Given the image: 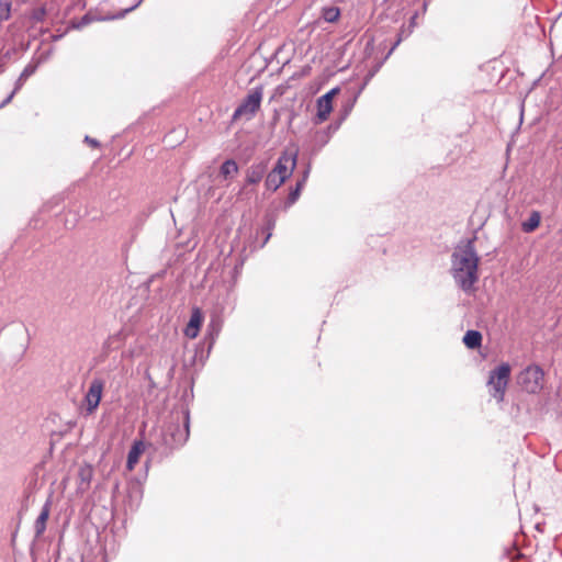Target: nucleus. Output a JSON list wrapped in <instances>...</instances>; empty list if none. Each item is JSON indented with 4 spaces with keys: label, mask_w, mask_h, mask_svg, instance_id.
<instances>
[{
    "label": "nucleus",
    "mask_w": 562,
    "mask_h": 562,
    "mask_svg": "<svg viewBox=\"0 0 562 562\" xmlns=\"http://www.w3.org/2000/svg\"><path fill=\"white\" fill-rule=\"evenodd\" d=\"M479 261L474 239L462 240L451 254V276L465 293L472 292L479 281Z\"/></svg>",
    "instance_id": "obj_1"
},
{
    "label": "nucleus",
    "mask_w": 562,
    "mask_h": 562,
    "mask_svg": "<svg viewBox=\"0 0 562 562\" xmlns=\"http://www.w3.org/2000/svg\"><path fill=\"white\" fill-rule=\"evenodd\" d=\"M189 412H186L183 424L171 422L160 431L159 445L166 450L182 447L189 439Z\"/></svg>",
    "instance_id": "obj_2"
},
{
    "label": "nucleus",
    "mask_w": 562,
    "mask_h": 562,
    "mask_svg": "<svg viewBox=\"0 0 562 562\" xmlns=\"http://www.w3.org/2000/svg\"><path fill=\"white\" fill-rule=\"evenodd\" d=\"M263 88L261 86L251 89L247 97L235 109L233 113V121L240 119H245L246 121L251 120L260 109Z\"/></svg>",
    "instance_id": "obj_3"
},
{
    "label": "nucleus",
    "mask_w": 562,
    "mask_h": 562,
    "mask_svg": "<svg viewBox=\"0 0 562 562\" xmlns=\"http://www.w3.org/2000/svg\"><path fill=\"white\" fill-rule=\"evenodd\" d=\"M510 376V367L508 363H502L495 370L491 371L488 385L492 396L498 402L504 400L505 390Z\"/></svg>",
    "instance_id": "obj_4"
},
{
    "label": "nucleus",
    "mask_w": 562,
    "mask_h": 562,
    "mask_svg": "<svg viewBox=\"0 0 562 562\" xmlns=\"http://www.w3.org/2000/svg\"><path fill=\"white\" fill-rule=\"evenodd\" d=\"M544 373L539 366H529L518 375V383L530 393H539L543 387Z\"/></svg>",
    "instance_id": "obj_5"
},
{
    "label": "nucleus",
    "mask_w": 562,
    "mask_h": 562,
    "mask_svg": "<svg viewBox=\"0 0 562 562\" xmlns=\"http://www.w3.org/2000/svg\"><path fill=\"white\" fill-rule=\"evenodd\" d=\"M104 389V381L101 379H93L90 382L89 389L85 395L86 411L88 414H92L99 406L102 398Z\"/></svg>",
    "instance_id": "obj_6"
},
{
    "label": "nucleus",
    "mask_w": 562,
    "mask_h": 562,
    "mask_svg": "<svg viewBox=\"0 0 562 562\" xmlns=\"http://www.w3.org/2000/svg\"><path fill=\"white\" fill-rule=\"evenodd\" d=\"M296 161H297V153L296 151L290 153L289 150H284L279 156L277 164H276L274 168L272 169V171H274L276 173H278L282 177L284 176L285 179H289L292 176V173L296 167Z\"/></svg>",
    "instance_id": "obj_7"
},
{
    "label": "nucleus",
    "mask_w": 562,
    "mask_h": 562,
    "mask_svg": "<svg viewBox=\"0 0 562 562\" xmlns=\"http://www.w3.org/2000/svg\"><path fill=\"white\" fill-rule=\"evenodd\" d=\"M268 171V160L254 162L246 171V182L248 184L259 183Z\"/></svg>",
    "instance_id": "obj_8"
},
{
    "label": "nucleus",
    "mask_w": 562,
    "mask_h": 562,
    "mask_svg": "<svg viewBox=\"0 0 562 562\" xmlns=\"http://www.w3.org/2000/svg\"><path fill=\"white\" fill-rule=\"evenodd\" d=\"M93 479V468L90 464H82L78 470L77 491L81 494L86 493Z\"/></svg>",
    "instance_id": "obj_9"
},
{
    "label": "nucleus",
    "mask_w": 562,
    "mask_h": 562,
    "mask_svg": "<svg viewBox=\"0 0 562 562\" xmlns=\"http://www.w3.org/2000/svg\"><path fill=\"white\" fill-rule=\"evenodd\" d=\"M203 322L201 310L195 307L192 310L190 321L184 329V335L189 338H195L199 334L200 327Z\"/></svg>",
    "instance_id": "obj_10"
},
{
    "label": "nucleus",
    "mask_w": 562,
    "mask_h": 562,
    "mask_svg": "<svg viewBox=\"0 0 562 562\" xmlns=\"http://www.w3.org/2000/svg\"><path fill=\"white\" fill-rule=\"evenodd\" d=\"M49 513H50V502L47 501L44 504V506L42 507V510L34 524V530H35L36 537H41L44 533V531L46 529V521L49 517Z\"/></svg>",
    "instance_id": "obj_11"
},
{
    "label": "nucleus",
    "mask_w": 562,
    "mask_h": 562,
    "mask_svg": "<svg viewBox=\"0 0 562 562\" xmlns=\"http://www.w3.org/2000/svg\"><path fill=\"white\" fill-rule=\"evenodd\" d=\"M144 450L145 445L143 441H134L127 454L126 468L128 471L134 470L136 463L138 462L139 456L144 452Z\"/></svg>",
    "instance_id": "obj_12"
},
{
    "label": "nucleus",
    "mask_w": 562,
    "mask_h": 562,
    "mask_svg": "<svg viewBox=\"0 0 562 562\" xmlns=\"http://www.w3.org/2000/svg\"><path fill=\"white\" fill-rule=\"evenodd\" d=\"M316 105H317V113H316V117H315V123L319 124L328 119L330 112L333 111V104L330 102H327V101L318 98Z\"/></svg>",
    "instance_id": "obj_13"
},
{
    "label": "nucleus",
    "mask_w": 562,
    "mask_h": 562,
    "mask_svg": "<svg viewBox=\"0 0 562 562\" xmlns=\"http://www.w3.org/2000/svg\"><path fill=\"white\" fill-rule=\"evenodd\" d=\"M286 181V179L284 178V176H280L278 173H276L274 171H270L267 173L266 176V181H265V186H266V189L269 190V191H277L284 182Z\"/></svg>",
    "instance_id": "obj_14"
},
{
    "label": "nucleus",
    "mask_w": 562,
    "mask_h": 562,
    "mask_svg": "<svg viewBox=\"0 0 562 562\" xmlns=\"http://www.w3.org/2000/svg\"><path fill=\"white\" fill-rule=\"evenodd\" d=\"M541 214L538 211H532L528 220L521 223V229L525 233H531L540 225Z\"/></svg>",
    "instance_id": "obj_15"
},
{
    "label": "nucleus",
    "mask_w": 562,
    "mask_h": 562,
    "mask_svg": "<svg viewBox=\"0 0 562 562\" xmlns=\"http://www.w3.org/2000/svg\"><path fill=\"white\" fill-rule=\"evenodd\" d=\"M464 345L470 349H475L481 346L482 334L477 330H468L463 337Z\"/></svg>",
    "instance_id": "obj_16"
},
{
    "label": "nucleus",
    "mask_w": 562,
    "mask_h": 562,
    "mask_svg": "<svg viewBox=\"0 0 562 562\" xmlns=\"http://www.w3.org/2000/svg\"><path fill=\"white\" fill-rule=\"evenodd\" d=\"M37 69V65L36 64H29L24 69L23 71L20 74L19 78L16 79L15 83H14V89L15 91H19L24 82L27 80L29 77H31Z\"/></svg>",
    "instance_id": "obj_17"
},
{
    "label": "nucleus",
    "mask_w": 562,
    "mask_h": 562,
    "mask_svg": "<svg viewBox=\"0 0 562 562\" xmlns=\"http://www.w3.org/2000/svg\"><path fill=\"white\" fill-rule=\"evenodd\" d=\"M220 172L225 178L234 176L238 172V165L234 159H227L222 164Z\"/></svg>",
    "instance_id": "obj_18"
},
{
    "label": "nucleus",
    "mask_w": 562,
    "mask_h": 562,
    "mask_svg": "<svg viewBox=\"0 0 562 562\" xmlns=\"http://www.w3.org/2000/svg\"><path fill=\"white\" fill-rule=\"evenodd\" d=\"M340 16V10L337 7H325L322 10V18L329 23L338 21Z\"/></svg>",
    "instance_id": "obj_19"
},
{
    "label": "nucleus",
    "mask_w": 562,
    "mask_h": 562,
    "mask_svg": "<svg viewBox=\"0 0 562 562\" xmlns=\"http://www.w3.org/2000/svg\"><path fill=\"white\" fill-rule=\"evenodd\" d=\"M329 139H330V132H328V131L323 130V131H318L315 133L314 140L321 147L326 145Z\"/></svg>",
    "instance_id": "obj_20"
},
{
    "label": "nucleus",
    "mask_w": 562,
    "mask_h": 562,
    "mask_svg": "<svg viewBox=\"0 0 562 562\" xmlns=\"http://www.w3.org/2000/svg\"><path fill=\"white\" fill-rule=\"evenodd\" d=\"M11 3L8 0H0V21H5L10 18Z\"/></svg>",
    "instance_id": "obj_21"
},
{
    "label": "nucleus",
    "mask_w": 562,
    "mask_h": 562,
    "mask_svg": "<svg viewBox=\"0 0 562 562\" xmlns=\"http://www.w3.org/2000/svg\"><path fill=\"white\" fill-rule=\"evenodd\" d=\"M406 33H407V27L403 26L400 31V34H398V37L397 40L395 41V43L393 44V46L391 47V49L389 50L387 53V56L389 57L393 52L394 49L400 45V43L405 38L407 37L406 36Z\"/></svg>",
    "instance_id": "obj_22"
},
{
    "label": "nucleus",
    "mask_w": 562,
    "mask_h": 562,
    "mask_svg": "<svg viewBox=\"0 0 562 562\" xmlns=\"http://www.w3.org/2000/svg\"><path fill=\"white\" fill-rule=\"evenodd\" d=\"M142 1L143 0H138L135 4L131 5L130 8L124 9L120 13L111 16V19H122V18H124L128 12L133 11L134 9H136L140 4ZM105 20H110V18H106Z\"/></svg>",
    "instance_id": "obj_23"
},
{
    "label": "nucleus",
    "mask_w": 562,
    "mask_h": 562,
    "mask_svg": "<svg viewBox=\"0 0 562 562\" xmlns=\"http://www.w3.org/2000/svg\"><path fill=\"white\" fill-rule=\"evenodd\" d=\"M301 192L297 189H292L288 195L285 206H291L300 198Z\"/></svg>",
    "instance_id": "obj_24"
},
{
    "label": "nucleus",
    "mask_w": 562,
    "mask_h": 562,
    "mask_svg": "<svg viewBox=\"0 0 562 562\" xmlns=\"http://www.w3.org/2000/svg\"><path fill=\"white\" fill-rule=\"evenodd\" d=\"M339 92V88H333L328 92H326L324 95L319 97L321 99L330 102L333 104L334 97Z\"/></svg>",
    "instance_id": "obj_25"
},
{
    "label": "nucleus",
    "mask_w": 562,
    "mask_h": 562,
    "mask_svg": "<svg viewBox=\"0 0 562 562\" xmlns=\"http://www.w3.org/2000/svg\"><path fill=\"white\" fill-rule=\"evenodd\" d=\"M416 19H417V13H415L412 18H411V22H409V25L407 26V33H406V36H409L414 30V27L416 26Z\"/></svg>",
    "instance_id": "obj_26"
},
{
    "label": "nucleus",
    "mask_w": 562,
    "mask_h": 562,
    "mask_svg": "<svg viewBox=\"0 0 562 562\" xmlns=\"http://www.w3.org/2000/svg\"><path fill=\"white\" fill-rule=\"evenodd\" d=\"M18 91H15V89H13V91L0 103V109L5 106L7 104H9L13 97L15 95Z\"/></svg>",
    "instance_id": "obj_27"
},
{
    "label": "nucleus",
    "mask_w": 562,
    "mask_h": 562,
    "mask_svg": "<svg viewBox=\"0 0 562 562\" xmlns=\"http://www.w3.org/2000/svg\"><path fill=\"white\" fill-rule=\"evenodd\" d=\"M85 142L95 148H98L100 146V143L95 138H91L90 136H86Z\"/></svg>",
    "instance_id": "obj_28"
},
{
    "label": "nucleus",
    "mask_w": 562,
    "mask_h": 562,
    "mask_svg": "<svg viewBox=\"0 0 562 562\" xmlns=\"http://www.w3.org/2000/svg\"><path fill=\"white\" fill-rule=\"evenodd\" d=\"M92 21V19L90 18V15H85L81 21L78 23L77 27H82L87 24H89L90 22Z\"/></svg>",
    "instance_id": "obj_29"
},
{
    "label": "nucleus",
    "mask_w": 562,
    "mask_h": 562,
    "mask_svg": "<svg viewBox=\"0 0 562 562\" xmlns=\"http://www.w3.org/2000/svg\"><path fill=\"white\" fill-rule=\"evenodd\" d=\"M305 179H300L296 184H295V188L294 189H297V191H302L303 187L305 186Z\"/></svg>",
    "instance_id": "obj_30"
},
{
    "label": "nucleus",
    "mask_w": 562,
    "mask_h": 562,
    "mask_svg": "<svg viewBox=\"0 0 562 562\" xmlns=\"http://www.w3.org/2000/svg\"><path fill=\"white\" fill-rule=\"evenodd\" d=\"M305 179H300L296 184H295V188L294 189H297V191H302L303 187L305 186Z\"/></svg>",
    "instance_id": "obj_31"
},
{
    "label": "nucleus",
    "mask_w": 562,
    "mask_h": 562,
    "mask_svg": "<svg viewBox=\"0 0 562 562\" xmlns=\"http://www.w3.org/2000/svg\"><path fill=\"white\" fill-rule=\"evenodd\" d=\"M339 124L337 125H329L325 131L330 132V136L338 130Z\"/></svg>",
    "instance_id": "obj_32"
},
{
    "label": "nucleus",
    "mask_w": 562,
    "mask_h": 562,
    "mask_svg": "<svg viewBox=\"0 0 562 562\" xmlns=\"http://www.w3.org/2000/svg\"><path fill=\"white\" fill-rule=\"evenodd\" d=\"M44 14H45V10H44V9H41L38 12H36V13L34 14V19H36V20H38V21H40V20H42V18H43V15H44Z\"/></svg>",
    "instance_id": "obj_33"
},
{
    "label": "nucleus",
    "mask_w": 562,
    "mask_h": 562,
    "mask_svg": "<svg viewBox=\"0 0 562 562\" xmlns=\"http://www.w3.org/2000/svg\"><path fill=\"white\" fill-rule=\"evenodd\" d=\"M308 173H310V169L307 168V169L304 171V173H303V176H302V178H301V179H305V181H306V180H307V178H308Z\"/></svg>",
    "instance_id": "obj_34"
},
{
    "label": "nucleus",
    "mask_w": 562,
    "mask_h": 562,
    "mask_svg": "<svg viewBox=\"0 0 562 562\" xmlns=\"http://www.w3.org/2000/svg\"><path fill=\"white\" fill-rule=\"evenodd\" d=\"M116 336L109 337L108 341L105 342L108 346H110L111 341L114 340Z\"/></svg>",
    "instance_id": "obj_35"
},
{
    "label": "nucleus",
    "mask_w": 562,
    "mask_h": 562,
    "mask_svg": "<svg viewBox=\"0 0 562 562\" xmlns=\"http://www.w3.org/2000/svg\"><path fill=\"white\" fill-rule=\"evenodd\" d=\"M426 9H427V2L425 1V2L423 3V11H426Z\"/></svg>",
    "instance_id": "obj_36"
},
{
    "label": "nucleus",
    "mask_w": 562,
    "mask_h": 562,
    "mask_svg": "<svg viewBox=\"0 0 562 562\" xmlns=\"http://www.w3.org/2000/svg\"><path fill=\"white\" fill-rule=\"evenodd\" d=\"M270 236H271V233H269V234L267 235L266 240H265V243H263V244H266V243H267V240L270 238Z\"/></svg>",
    "instance_id": "obj_37"
},
{
    "label": "nucleus",
    "mask_w": 562,
    "mask_h": 562,
    "mask_svg": "<svg viewBox=\"0 0 562 562\" xmlns=\"http://www.w3.org/2000/svg\"><path fill=\"white\" fill-rule=\"evenodd\" d=\"M2 71V69H0V72Z\"/></svg>",
    "instance_id": "obj_38"
}]
</instances>
